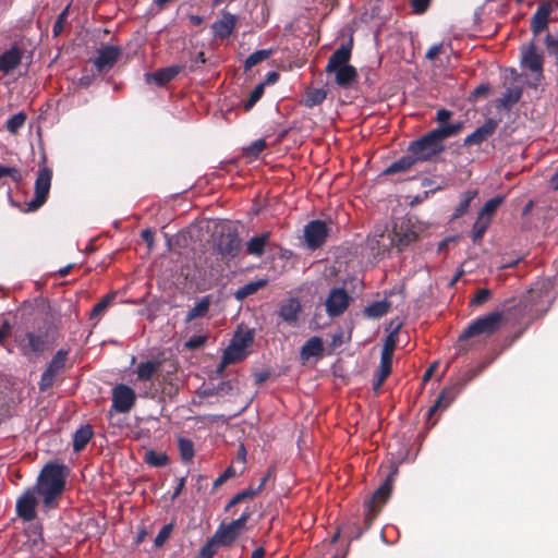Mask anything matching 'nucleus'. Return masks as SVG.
I'll return each mask as SVG.
<instances>
[{"label": "nucleus", "mask_w": 558, "mask_h": 558, "mask_svg": "<svg viewBox=\"0 0 558 558\" xmlns=\"http://www.w3.org/2000/svg\"><path fill=\"white\" fill-rule=\"evenodd\" d=\"M136 393L125 384H118L112 389V409L118 413H128L135 404Z\"/></svg>", "instance_id": "nucleus-13"}, {"label": "nucleus", "mask_w": 558, "mask_h": 558, "mask_svg": "<svg viewBox=\"0 0 558 558\" xmlns=\"http://www.w3.org/2000/svg\"><path fill=\"white\" fill-rule=\"evenodd\" d=\"M268 283L267 279H258L256 281L247 282L246 284L240 287L234 293L233 296L238 301H243L250 295L255 294L258 290L265 288Z\"/></svg>", "instance_id": "nucleus-31"}, {"label": "nucleus", "mask_w": 558, "mask_h": 558, "mask_svg": "<svg viewBox=\"0 0 558 558\" xmlns=\"http://www.w3.org/2000/svg\"><path fill=\"white\" fill-rule=\"evenodd\" d=\"M328 238V227L323 220H312L304 227V240L310 250L320 248Z\"/></svg>", "instance_id": "nucleus-11"}, {"label": "nucleus", "mask_w": 558, "mask_h": 558, "mask_svg": "<svg viewBox=\"0 0 558 558\" xmlns=\"http://www.w3.org/2000/svg\"><path fill=\"white\" fill-rule=\"evenodd\" d=\"M392 356L380 354V363L376 375L380 376V380H386L391 374Z\"/></svg>", "instance_id": "nucleus-46"}, {"label": "nucleus", "mask_w": 558, "mask_h": 558, "mask_svg": "<svg viewBox=\"0 0 558 558\" xmlns=\"http://www.w3.org/2000/svg\"><path fill=\"white\" fill-rule=\"evenodd\" d=\"M481 372V368H470L465 372L463 375V381L457 385H453L452 387L459 388V392L463 388L464 385H466L469 381H471L473 378H475Z\"/></svg>", "instance_id": "nucleus-60"}, {"label": "nucleus", "mask_w": 558, "mask_h": 558, "mask_svg": "<svg viewBox=\"0 0 558 558\" xmlns=\"http://www.w3.org/2000/svg\"><path fill=\"white\" fill-rule=\"evenodd\" d=\"M452 116V111L441 108L437 110L435 120L441 125L448 123Z\"/></svg>", "instance_id": "nucleus-62"}, {"label": "nucleus", "mask_w": 558, "mask_h": 558, "mask_svg": "<svg viewBox=\"0 0 558 558\" xmlns=\"http://www.w3.org/2000/svg\"><path fill=\"white\" fill-rule=\"evenodd\" d=\"M459 393V388L456 387H445L440 393L438 395L435 403L429 408L427 412V423L430 426H434L437 422V420H433L434 414L439 409H447L450 403L456 399V397Z\"/></svg>", "instance_id": "nucleus-19"}, {"label": "nucleus", "mask_w": 558, "mask_h": 558, "mask_svg": "<svg viewBox=\"0 0 558 558\" xmlns=\"http://www.w3.org/2000/svg\"><path fill=\"white\" fill-rule=\"evenodd\" d=\"M225 364H233L242 361L245 357V351L240 350L234 344H230L222 354Z\"/></svg>", "instance_id": "nucleus-42"}, {"label": "nucleus", "mask_w": 558, "mask_h": 558, "mask_svg": "<svg viewBox=\"0 0 558 558\" xmlns=\"http://www.w3.org/2000/svg\"><path fill=\"white\" fill-rule=\"evenodd\" d=\"M51 169L45 167L38 171L35 180V196L27 204L28 210L35 211L46 203L51 186Z\"/></svg>", "instance_id": "nucleus-8"}, {"label": "nucleus", "mask_w": 558, "mask_h": 558, "mask_svg": "<svg viewBox=\"0 0 558 558\" xmlns=\"http://www.w3.org/2000/svg\"><path fill=\"white\" fill-rule=\"evenodd\" d=\"M544 59L541 53L536 51L534 43H531L529 48L522 54V64L530 71L537 73L542 76Z\"/></svg>", "instance_id": "nucleus-22"}, {"label": "nucleus", "mask_w": 558, "mask_h": 558, "mask_svg": "<svg viewBox=\"0 0 558 558\" xmlns=\"http://www.w3.org/2000/svg\"><path fill=\"white\" fill-rule=\"evenodd\" d=\"M391 303L387 300L376 301L365 307L364 314L369 318H380L388 313Z\"/></svg>", "instance_id": "nucleus-35"}, {"label": "nucleus", "mask_w": 558, "mask_h": 558, "mask_svg": "<svg viewBox=\"0 0 558 558\" xmlns=\"http://www.w3.org/2000/svg\"><path fill=\"white\" fill-rule=\"evenodd\" d=\"M327 97V93L320 88H313L306 93L304 105L307 108H312L320 105Z\"/></svg>", "instance_id": "nucleus-41"}, {"label": "nucleus", "mask_w": 558, "mask_h": 558, "mask_svg": "<svg viewBox=\"0 0 558 558\" xmlns=\"http://www.w3.org/2000/svg\"><path fill=\"white\" fill-rule=\"evenodd\" d=\"M215 545H218V542L215 541V534L211 538H209L205 545L199 550V558H214L216 554Z\"/></svg>", "instance_id": "nucleus-50"}, {"label": "nucleus", "mask_w": 558, "mask_h": 558, "mask_svg": "<svg viewBox=\"0 0 558 558\" xmlns=\"http://www.w3.org/2000/svg\"><path fill=\"white\" fill-rule=\"evenodd\" d=\"M69 10H70V5H66L61 11V13L58 15L56 22L53 23L52 34H53L54 37L59 36L62 33L64 23L66 22V19H68V15H69Z\"/></svg>", "instance_id": "nucleus-47"}, {"label": "nucleus", "mask_w": 558, "mask_h": 558, "mask_svg": "<svg viewBox=\"0 0 558 558\" xmlns=\"http://www.w3.org/2000/svg\"><path fill=\"white\" fill-rule=\"evenodd\" d=\"M353 49V38L340 45L329 57L325 72L335 74V83L342 88H349L357 80L356 69L349 63Z\"/></svg>", "instance_id": "nucleus-3"}, {"label": "nucleus", "mask_w": 558, "mask_h": 558, "mask_svg": "<svg viewBox=\"0 0 558 558\" xmlns=\"http://www.w3.org/2000/svg\"><path fill=\"white\" fill-rule=\"evenodd\" d=\"M554 5L550 1H542L530 21V29L534 36H538L547 29Z\"/></svg>", "instance_id": "nucleus-16"}, {"label": "nucleus", "mask_w": 558, "mask_h": 558, "mask_svg": "<svg viewBox=\"0 0 558 558\" xmlns=\"http://www.w3.org/2000/svg\"><path fill=\"white\" fill-rule=\"evenodd\" d=\"M214 247L223 259L229 262L239 255L241 251V239L236 231L221 233L215 241Z\"/></svg>", "instance_id": "nucleus-10"}, {"label": "nucleus", "mask_w": 558, "mask_h": 558, "mask_svg": "<svg viewBox=\"0 0 558 558\" xmlns=\"http://www.w3.org/2000/svg\"><path fill=\"white\" fill-rule=\"evenodd\" d=\"M121 56V47L112 45L102 46L98 50L97 57L93 59V63L98 73H105L114 66V64L118 62Z\"/></svg>", "instance_id": "nucleus-15"}, {"label": "nucleus", "mask_w": 558, "mask_h": 558, "mask_svg": "<svg viewBox=\"0 0 558 558\" xmlns=\"http://www.w3.org/2000/svg\"><path fill=\"white\" fill-rule=\"evenodd\" d=\"M68 468L60 463H47L33 488L41 497L45 510L56 509L66 485Z\"/></svg>", "instance_id": "nucleus-1"}, {"label": "nucleus", "mask_w": 558, "mask_h": 558, "mask_svg": "<svg viewBox=\"0 0 558 558\" xmlns=\"http://www.w3.org/2000/svg\"><path fill=\"white\" fill-rule=\"evenodd\" d=\"M256 495H257V493L255 492L253 486H250V487L239 492L226 505L225 511H227V512L230 511V509L232 507H234L235 505H238L246 499H253Z\"/></svg>", "instance_id": "nucleus-40"}, {"label": "nucleus", "mask_w": 558, "mask_h": 558, "mask_svg": "<svg viewBox=\"0 0 558 558\" xmlns=\"http://www.w3.org/2000/svg\"><path fill=\"white\" fill-rule=\"evenodd\" d=\"M545 46L548 54L557 56L558 54V32L556 34L548 33L545 36Z\"/></svg>", "instance_id": "nucleus-49"}, {"label": "nucleus", "mask_w": 558, "mask_h": 558, "mask_svg": "<svg viewBox=\"0 0 558 558\" xmlns=\"http://www.w3.org/2000/svg\"><path fill=\"white\" fill-rule=\"evenodd\" d=\"M171 531H172L171 524L163 525L155 538V545L157 547L163 545V543L169 538Z\"/></svg>", "instance_id": "nucleus-58"}, {"label": "nucleus", "mask_w": 558, "mask_h": 558, "mask_svg": "<svg viewBox=\"0 0 558 558\" xmlns=\"http://www.w3.org/2000/svg\"><path fill=\"white\" fill-rule=\"evenodd\" d=\"M235 476V469L229 465L214 482V488L221 486L226 481Z\"/></svg>", "instance_id": "nucleus-57"}, {"label": "nucleus", "mask_w": 558, "mask_h": 558, "mask_svg": "<svg viewBox=\"0 0 558 558\" xmlns=\"http://www.w3.org/2000/svg\"><path fill=\"white\" fill-rule=\"evenodd\" d=\"M430 3L432 0H410V5L412 8L413 13L415 14L425 13L428 10Z\"/></svg>", "instance_id": "nucleus-54"}, {"label": "nucleus", "mask_w": 558, "mask_h": 558, "mask_svg": "<svg viewBox=\"0 0 558 558\" xmlns=\"http://www.w3.org/2000/svg\"><path fill=\"white\" fill-rule=\"evenodd\" d=\"M504 202L502 196H495L487 201L483 208L478 211L477 215L482 217H488L492 219L493 215L497 210V208L500 206V204Z\"/></svg>", "instance_id": "nucleus-45"}, {"label": "nucleus", "mask_w": 558, "mask_h": 558, "mask_svg": "<svg viewBox=\"0 0 558 558\" xmlns=\"http://www.w3.org/2000/svg\"><path fill=\"white\" fill-rule=\"evenodd\" d=\"M206 341H207L206 336H203V335L193 336L185 342V348H187L189 350H197V349H201L205 344Z\"/></svg>", "instance_id": "nucleus-55"}, {"label": "nucleus", "mask_w": 558, "mask_h": 558, "mask_svg": "<svg viewBox=\"0 0 558 558\" xmlns=\"http://www.w3.org/2000/svg\"><path fill=\"white\" fill-rule=\"evenodd\" d=\"M22 58L23 50L19 46L13 45L0 54V73H12L20 65Z\"/></svg>", "instance_id": "nucleus-20"}, {"label": "nucleus", "mask_w": 558, "mask_h": 558, "mask_svg": "<svg viewBox=\"0 0 558 558\" xmlns=\"http://www.w3.org/2000/svg\"><path fill=\"white\" fill-rule=\"evenodd\" d=\"M498 126V122L494 119H487L480 128L473 133L468 135L463 141V146H477L487 141L492 136Z\"/></svg>", "instance_id": "nucleus-17"}, {"label": "nucleus", "mask_w": 558, "mask_h": 558, "mask_svg": "<svg viewBox=\"0 0 558 558\" xmlns=\"http://www.w3.org/2000/svg\"><path fill=\"white\" fill-rule=\"evenodd\" d=\"M69 352L66 350H58L49 362L47 368L40 376L38 387L40 391L48 390L54 383L57 375L64 368Z\"/></svg>", "instance_id": "nucleus-9"}, {"label": "nucleus", "mask_w": 558, "mask_h": 558, "mask_svg": "<svg viewBox=\"0 0 558 558\" xmlns=\"http://www.w3.org/2000/svg\"><path fill=\"white\" fill-rule=\"evenodd\" d=\"M145 462L150 466L161 468L169 463V457L165 452L149 450L145 453Z\"/></svg>", "instance_id": "nucleus-39"}, {"label": "nucleus", "mask_w": 558, "mask_h": 558, "mask_svg": "<svg viewBox=\"0 0 558 558\" xmlns=\"http://www.w3.org/2000/svg\"><path fill=\"white\" fill-rule=\"evenodd\" d=\"M235 24L236 17L231 13L225 12L221 19L211 25V28L216 37L225 39L233 33Z\"/></svg>", "instance_id": "nucleus-21"}, {"label": "nucleus", "mask_w": 558, "mask_h": 558, "mask_svg": "<svg viewBox=\"0 0 558 558\" xmlns=\"http://www.w3.org/2000/svg\"><path fill=\"white\" fill-rule=\"evenodd\" d=\"M302 313V304L295 296L289 298L279 305L278 316L288 325L295 326Z\"/></svg>", "instance_id": "nucleus-18"}, {"label": "nucleus", "mask_w": 558, "mask_h": 558, "mask_svg": "<svg viewBox=\"0 0 558 558\" xmlns=\"http://www.w3.org/2000/svg\"><path fill=\"white\" fill-rule=\"evenodd\" d=\"M36 495H38L36 490L29 487L16 500V514L25 522H31L37 517L36 508L38 500Z\"/></svg>", "instance_id": "nucleus-12"}, {"label": "nucleus", "mask_w": 558, "mask_h": 558, "mask_svg": "<svg viewBox=\"0 0 558 558\" xmlns=\"http://www.w3.org/2000/svg\"><path fill=\"white\" fill-rule=\"evenodd\" d=\"M14 341L19 345L22 354L25 356H29L32 354H38L44 352L47 344V333L41 331L21 332L16 330L14 332Z\"/></svg>", "instance_id": "nucleus-7"}, {"label": "nucleus", "mask_w": 558, "mask_h": 558, "mask_svg": "<svg viewBox=\"0 0 558 558\" xmlns=\"http://www.w3.org/2000/svg\"><path fill=\"white\" fill-rule=\"evenodd\" d=\"M463 126V122L459 121L456 123L441 124L430 132L439 141V143L444 144L445 140L458 135L462 131Z\"/></svg>", "instance_id": "nucleus-27"}, {"label": "nucleus", "mask_w": 558, "mask_h": 558, "mask_svg": "<svg viewBox=\"0 0 558 558\" xmlns=\"http://www.w3.org/2000/svg\"><path fill=\"white\" fill-rule=\"evenodd\" d=\"M395 348H396V340H395L393 333H390L385 339V342H384V345L381 349V354L388 355V356H393Z\"/></svg>", "instance_id": "nucleus-59"}, {"label": "nucleus", "mask_w": 558, "mask_h": 558, "mask_svg": "<svg viewBox=\"0 0 558 558\" xmlns=\"http://www.w3.org/2000/svg\"><path fill=\"white\" fill-rule=\"evenodd\" d=\"M490 222H492L490 218L482 217V216L477 215V218L473 225L472 234H471L472 241L474 243H478L480 241H482Z\"/></svg>", "instance_id": "nucleus-36"}, {"label": "nucleus", "mask_w": 558, "mask_h": 558, "mask_svg": "<svg viewBox=\"0 0 558 558\" xmlns=\"http://www.w3.org/2000/svg\"><path fill=\"white\" fill-rule=\"evenodd\" d=\"M265 90V83H259L250 93L248 98L243 102L244 111L248 112L255 104L263 97Z\"/></svg>", "instance_id": "nucleus-44"}, {"label": "nucleus", "mask_w": 558, "mask_h": 558, "mask_svg": "<svg viewBox=\"0 0 558 558\" xmlns=\"http://www.w3.org/2000/svg\"><path fill=\"white\" fill-rule=\"evenodd\" d=\"M444 44H435L433 45L426 52L425 58L433 61L442 52Z\"/></svg>", "instance_id": "nucleus-63"}, {"label": "nucleus", "mask_w": 558, "mask_h": 558, "mask_svg": "<svg viewBox=\"0 0 558 558\" xmlns=\"http://www.w3.org/2000/svg\"><path fill=\"white\" fill-rule=\"evenodd\" d=\"M210 304H211V296L210 295L203 296L196 303V305L187 312V314L184 318V323L189 324L198 317L206 316L209 311Z\"/></svg>", "instance_id": "nucleus-29"}, {"label": "nucleus", "mask_w": 558, "mask_h": 558, "mask_svg": "<svg viewBox=\"0 0 558 558\" xmlns=\"http://www.w3.org/2000/svg\"><path fill=\"white\" fill-rule=\"evenodd\" d=\"M160 362L158 361H146L137 365L136 375L141 381H147L159 371Z\"/></svg>", "instance_id": "nucleus-34"}, {"label": "nucleus", "mask_w": 558, "mask_h": 558, "mask_svg": "<svg viewBox=\"0 0 558 558\" xmlns=\"http://www.w3.org/2000/svg\"><path fill=\"white\" fill-rule=\"evenodd\" d=\"M26 119L24 112H17L7 120L5 128L11 134H16L25 124Z\"/></svg>", "instance_id": "nucleus-43"}, {"label": "nucleus", "mask_w": 558, "mask_h": 558, "mask_svg": "<svg viewBox=\"0 0 558 558\" xmlns=\"http://www.w3.org/2000/svg\"><path fill=\"white\" fill-rule=\"evenodd\" d=\"M112 300L113 295H106L99 302H97L90 312V318L93 319L101 315L107 310Z\"/></svg>", "instance_id": "nucleus-48"}, {"label": "nucleus", "mask_w": 558, "mask_h": 558, "mask_svg": "<svg viewBox=\"0 0 558 558\" xmlns=\"http://www.w3.org/2000/svg\"><path fill=\"white\" fill-rule=\"evenodd\" d=\"M180 72V66L172 65L163 69H159L153 73L145 74L147 83H154L157 86H165L171 82Z\"/></svg>", "instance_id": "nucleus-23"}, {"label": "nucleus", "mask_w": 558, "mask_h": 558, "mask_svg": "<svg viewBox=\"0 0 558 558\" xmlns=\"http://www.w3.org/2000/svg\"><path fill=\"white\" fill-rule=\"evenodd\" d=\"M93 429L90 425H82L73 436V450L81 452L93 437Z\"/></svg>", "instance_id": "nucleus-30"}, {"label": "nucleus", "mask_w": 558, "mask_h": 558, "mask_svg": "<svg viewBox=\"0 0 558 558\" xmlns=\"http://www.w3.org/2000/svg\"><path fill=\"white\" fill-rule=\"evenodd\" d=\"M269 239L270 232L268 231L258 235H254L246 242V253L255 257L263 256Z\"/></svg>", "instance_id": "nucleus-26"}, {"label": "nucleus", "mask_w": 558, "mask_h": 558, "mask_svg": "<svg viewBox=\"0 0 558 558\" xmlns=\"http://www.w3.org/2000/svg\"><path fill=\"white\" fill-rule=\"evenodd\" d=\"M178 449L180 452L181 460L183 462H190L194 457V444L191 439L180 437L178 439Z\"/></svg>", "instance_id": "nucleus-38"}, {"label": "nucleus", "mask_w": 558, "mask_h": 558, "mask_svg": "<svg viewBox=\"0 0 558 558\" xmlns=\"http://www.w3.org/2000/svg\"><path fill=\"white\" fill-rule=\"evenodd\" d=\"M416 161L412 157L410 153H408L405 156L399 158L398 160L393 161L390 166H388L384 171V175H391L400 172H405L410 170Z\"/></svg>", "instance_id": "nucleus-28"}, {"label": "nucleus", "mask_w": 558, "mask_h": 558, "mask_svg": "<svg viewBox=\"0 0 558 558\" xmlns=\"http://www.w3.org/2000/svg\"><path fill=\"white\" fill-rule=\"evenodd\" d=\"M3 177H10L15 183H20L23 179L17 168L0 165V179Z\"/></svg>", "instance_id": "nucleus-51"}, {"label": "nucleus", "mask_w": 558, "mask_h": 558, "mask_svg": "<svg viewBox=\"0 0 558 558\" xmlns=\"http://www.w3.org/2000/svg\"><path fill=\"white\" fill-rule=\"evenodd\" d=\"M266 148L265 140H257L253 142L247 148H245V155L247 157H258L260 153Z\"/></svg>", "instance_id": "nucleus-52"}, {"label": "nucleus", "mask_w": 558, "mask_h": 558, "mask_svg": "<svg viewBox=\"0 0 558 558\" xmlns=\"http://www.w3.org/2000/svg\"><path fill=\"white\" fill-rule=\"evenodd\" d=\"M252 511L246 509L238 519L228 524L221 523L215 532V541L219 546H230L246 530Z\"/></svg>", "instance_id": "nucleus-6"}, {"label": "nucleus", "mask_w": 558, "mask_h": 558, "mask_svg": "<svg viewBox=\"0 0 558 558\" xmlns=\"http://www.w3.org/2000/svg\"><path fill=\"white\" fill-rule=\"evenodd\" d=\"M417 239L418 234L414 230L410 228L403 230V228L401 227L399 231L397 229L395 230V239H392V242H396V246L398 247V250L402 251L410 244L417 241Z\"/></svg>", "instance_id": "nucleus-33"}, {"label": "nucleus", "mask_w": 558, "mask_h": 558, "mask_svg": "<svg viewBox=\"0 0 558 558\" xmlns=\"http://www.w3.org/2000/svg\"><path fill=\"white\" fill-rule=\"evenodd\" d=\"M350 302L351 296L343 288H333L325 301L326 312L330 317H338L347 311Z\"/></svg>", "instance_id": "nucleus-14"}, {"label": "nucleus", "mask_w": 558, "mask_h": 558, "mask_svg": "<svg viewBox=\"0 0 558 558\" xmlns=\"http://www.w3.org/2000/svg\"><path fill=\"white\" fill-rule=\"evenodd\" d=\"M252 342H253V336L251 332L236 335L232 340V344H234L242 351H244L245 348L251 345Z\"/></svg>", "instance_id": "nucleus-53"}, {"label": "nucleus", "mask_w": 558, "mask_h": 558, "mask_svg": "<svg viewBox=\"0 0 558 558\" xmlns=\"http://www.w3.org/2000/svg\"><path fill=\"white\" fill-rule=\"evenodd\" d=\"M393 474H389L384 483L374 492L372 497L364 505V519L363 527L360 526L359 518L344 523L341 531L347 535L349 541L360 538L365 531H367L377 515L379 514L383 506L388 501L392 492Z\"/></svg>", "instance_id": "nucleus-2"}, {"label": "nucleus", "mask_w": 558, "mask_h": 558, "mask_svg": "<svg viewBox=\"0 0 558 558\" xmlns=\"http://www.w3.org/2000/svg\"><path fill=\"white\" fill-rule=\"evenodd\" d=\"M445 150V145L429 131L420 138L412 141L408 146V153L417 162L432 161Z\"/></svg>", "instance_id": "nucleus-5"}, {"label": "nucleus", "mask_w": 558, "mask_h": 558, "mask_svg": "<svg viewBox=\"0 0 558 558\" xmlns=\"http://www.w3.org/2000/svg\"><path fill=\"white\" fill-rule=\"evenodd\" d=\"M477 190H468L463 192L460 196L459 204L454 208L452 219H457L464 216L469 211L471 203L477 197Z\"/></svg>", "instance_id": "nucleus-32"}, {"label": "nucleus", "mask_w": 558, "mask_h": 558, "mask_svg": "<svg viewBox=\"0 0 558 558\" xmlns=\"http://www.w3.org/2000/svg\"><path fill=\"white\" fill-rule=\"evenodd\" d=\"M481 372V368H470L465 372L463 375V381L457 385H453L452 387L459 388V392L463 388L464 385H466L469 381H471L473 378H475Z\"/></svg>", "instance_id": "nucleus-61"}, {"label": "nucleus", "mask_w": 558, "mask_h": 558, "mask_svg": "<svg viewBox=\"0 0 558 558\" xmlns=\"http://www.w3.org/2000/svg\"><path fill=\"white\" fill-rule=\"evenodd\" d=\"M324 353V342L319 337L310 338L301 348L300 356L302 361L310 357H320Z\"/></svg>", "instance_id": "nucleus-25"}, {"label": "nucleus", "mask_w": 558, "mask_h": 558, "mask_svg": "<svg viewBox=\"0 0 558 558\" xmlns=\"http://www.w3.org/2000/svg\"><path fill=\"white\" fill-rule=\"evenodd\" d=\"M274 53L272 49H262L257 50L253 53H251L244 62V70L248 71L256 64L260 63L262 61L268 59Z\"/></svg>", "instance_id": "nucleus-37"}, {"label": "nucleus", "mask_w": 558, "mask_h": 558, "mask_svg": "<svg viewBox=\"0 0 558 558\" xmlns=\"http://www.w3.org/2000/svg\"><path fill=\"white\" fill-rule=\"evenodd\" d=\"M504 324V313L495 311L484 316L477 317L463 330L459 340H468L478 336L489 337L496 333Z\"/></svg>", "instance_id": "nucleus-4"}, {"label": "nucleus", "mask_w": 558, "mask_h": 558, "mask_svg": "<svg viewBox=\"0 0 558 558\" xmlns=\"http://www.w3.org/2000/svg\"><path fill=\"white\" fill-rule=\"evenodd\" d=\"M523 93V87L521 85H512L507 88L506 93L502 94L500 98L496 101L497 109L509 110L517 102L520 101Z\"/></svg>", "instance_id": "nucleus-24"}, {"label": "nucleus", "mask_w": 558, "mask_h": 558, "mask_svg": "<svg viewBox=\"0 0 558 558\" xmlns=\"http://www.w3.org/2000/svg\"><path fill=\"white\" fill-rule=\"evenodd\" d=\"M490 290L480 289L471 300V305L478 306L485 303L490 298Z\"/></svg>", "instance_id": "nucleus-56"}, {"label": "nucleus", "mask_w": 558, "mask_h": 558, "mask_svg": "<svg viewBox=\"0 0 558 558\" xmlns=\"http://www.w3.org/2000/svg\"><path fill=\"white\" fill-rule=\"evenodd\" d=\"M11 325L8 319H4L0 328V345L5 347L7 338L10 335Z\"/></svg>", "instance_id": "nucleus-64"}]
</instances>
